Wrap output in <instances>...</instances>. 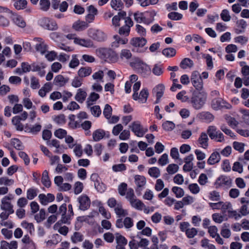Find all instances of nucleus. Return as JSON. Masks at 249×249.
Masks as SVG:
<instances>
[{
    "label": "nucleus",
    "mask_w": 249,
    "mask_h": 249,
    "mask_svg": "<svg viewBox=\"0 0 249 249\" xmlns=\"http://www.w3.org/2000/svg\"><path fill=\"white\" fill-rule=\"evenodd\" d=\"M129 64L137 73L144 77L151 74V69L150 66L139 58H134Z\"/></svg>",
    "instance_id": "f257e3e1"
},
{
    "label": "nucleus",
    "mask_w": 249,
    "mask_h": 249,
    "mask_svg": "<svg viewBox=\"0 0 249 249\" xmlns=\"http://www.w3.org/2000/svg\"><path fill=\"white\" fill-rule=\"evenodd\" d=\"M96 53L101 59L108 62L115 63L118 59L117 53L110 48H99Z\"/></svg>",
    "instance_id": "f03ea898"
},
{
    "label": "nucleus",
    "mask_w": 249,
    "mask_h": 249,
    "mask_svg": "<svg viewBox=\"0 0 249 249\" xmlns=\"http://www.w3.org/2000/svg\"><path fill=\"white\" fill-rule=\"evenodd\" d=\"M207 94L205 91H194L191 98V103L195 109H200L206 103Z\"/></svg>",
    "instance_id": "7ed1b4c3"
},
{
    "label": "nucleus",
    "mask_w": 249,
    "mask_h": 249,
    "mask_svg": "<svg viewBox=\"0 0 249 249\" xmlns=\"http://www.w3.org/2000/svg\"><path fill=\"white\" fill-rule=\"evenodd\" d=\"M39 25L43 28L50 30L55 31L58 28L56 21L49 18L44 17L38 20Z\"/></svg>",
    "instance_id": "20e7f679"
},
{
    "label": "nucleus",
    "mask_w": 249,
    "mask_h": 249,
    "mask_svg": "<svg viewBox=\"0 0 249 249\" xmlns=\"http://www.w3.org/2000/svg\"><path fill=\"white\" fill-rule=\"evenodd\" d=\"M191 81L194 87L197 90H200L203 88V81L201 76L197 71H194L191 75Z\"/></svg>",
    "instance_id": "39448f33"
},
{
    "label": "nucleus",
    "mask_w": 249,
    "mask_h": 249,
    "mask_svg": "<svg viewBox=\"0 0 249 249\" xmlns=\"http://www.w3.org/2000/svg\"><path fill=\"white\" fill-rule=\"evenodd\" d=\"M129 127L137 136L140 137H142L147 131V129L142 127L139 121L134 122Z\"/></svg>",
    "instance_id": "423d86ee"
},
{
    "label": "nucleus",
    "mask_w": 249,
    "mask_h": 249,
    "mask_svg": "<svg viewBox=\"0 0 249 249\" xmlns=\"http://www.w3.org/2000/svg\"><path fill=\"white\" fill-rule=\"evenodd\" d=\"M79 209L82 211L88 210L90 206V200L86 195H82L77 198Z\"/></svg>",
    "instance_id": "0eeeda50"
},
{
    "label": "nucleus",
    "mask_w": 249,
    "mask_h": 249,
    "mask_svg": "<svg viewBox=\"0 0 249 249\" xmlns=\"http://www.w3.org/2000/svg\"><path fill=\"white\" fill-rule=\"evenodd\" d=\"M232 183L231 179L225 176H221L216 180L214 185L216 188L221 187H230Z\"/></svg>",
    "instance_id": "6e6552de"
},
{
    "label": "nucleus",
    "mask_w": 249,
    "mask_h": 249,
    "mask_svg": "<svg viewBox=\"0 0 249 249\" xmlns=\"http://www.w3.org/2000/svg\"><path fill=\"white\" fill-rule=\"evenodd\" d=\"M89 34L91 37L98 41H103L106 38L105 34L100 30H90Z\"/></svg>",
    "instance_id": "1a4fd4ad"
},
{
    "label": "nucleus",
    "mask_w": 249,
    "mask_h": 249,
    "mask_svg": "<svg viewBox=\"0 0 249 249\" xmlns=\"http://www.w3.org/2000/svg\"><path fill=\"white\" fill-rule=\"evenodd\" d=\"M156 13L155 11H146L143 12L142 17V22L146 25L152 23L155 20V17Z\"/></svg>",
    "instance_id": "9d476101"
},
{
    "label": "nucleus",
    "mask_w": 249,
    "mask_h": 249,
    "mask_svg": "<svg viewBox=\"0 0 249 249\" xmlns=\"http://www.w3.org/2000/svg\"><path fill=\"white\" fill-rule=\"evenodd\" d=\"M11 198L9 196H5L1 199L0 208L5 211H10V213H14L13 209V206L9 201Z\"/></svg>",
    "instance_id": "9b49d317"
},
{
    "label": "nucleus",
    "mask_w": 249,
    "mask_h": 249,
    "mask_svg": "<svg viewBox=\"0 0 249 249\" xmlns=\"http://www.w3.org/2000/svg\"><path fill=\"white\" fill-rule=\"evenodd\" d=\"M40 203L43 205H47L49 203L53 202L55 198L54 196L50 193L47 195L44 194H40L38 196Z\"/></svg>",
    "instance_id": "f8f14e48"
},
{
    "label": "nucleus",
    "mask_w": 249,
    "mask_h": 249,
    "mask_svg": "<svg viewBox=\"0 0 249 249\" xmlns=\"http://www.w3.org/2000/svg\"><path fill=\"white\" fill-rule=\"evenodd\" d=\"M11 14L12 20L16 25L20 28H24L26 26V22L21 16L13 12Z\"/></svg>",
    "instance_id": "ddd939ff"
},
{
    "label": "nucleus",
    "mask_w": 249,
    "mask_h": 249,
    "mask_svg": "<svg viewBox=\"0 0 249 249\" xmlns=\"http://www.w3.org/2000/svg\"><path fill=\"white\" fill-rule=\"evenodd\" d=\"M91 180L94 182V186L96 190L100 192L104 191V185L100 183V178L98 175L96 173H93L90 176Z\"/></svg>",
    "instance_id": "4468645a"
},
{
    "label": "nucleus",
    "mask_w": 249,
    "mask_h": 249,
    "mask_svg": "<svg viewBox=\"0 0 249 249\" xmlns=\"http://www.w3.org/2000/svg\"><path fill=\"white\" fill-rule=\"evenodd\" d=\"M226 102L221 98H215L212 101L211 106L214 110H218L223 108Z\"/></svg>",
    "instance_id": "2eb2a0df"
},
{
    "label": "nucleus",
    "mask_w": 249,
    "mask_h": 249,
    "mask_svg": "<svg viewBox=\"0 0 249 249\" xmlns=\"http://www.w3.org/2000/svg\"><path fill=\"white\" fill-rule=\"evenodd\" d=\"M73 42L75 44L83 47H92V42L90 39H85L79 37L73 38Z\"/></svg>",
    "instance_id": "dca6fc26"
},
{
    "label": "nucleus",
    "mask_w": 249,
    "mask_h": 249,
    "mask_svg": "<svg viewBox=\"0 0 249 249\" xmlns=\"http://www.w3.org/2000/svg\"><path fill=\"white\" fill-rule=\"evenodd\" d=\"M87 96L86 91L82 89H79L75 95L74 99L79 103H83L85 101Z\"/></svg>",
    "instance_id": "f3484780"
},
{
    "label": "nucleus",
    "mask_w": 249,
    "mask_h": 249,
    "mask_svg": "<svg viewBox=\"0 0 249 249\" xmlns=\"http://www.w3.org/2000/svg\"><path fill=\"white\" fill-rule=\"evenodd\" d=\"M135 182L137 187V191H141L146 184V179L142 176L136 175L135 177Z\"/></svg>",
    "instance_id": "a211bd4d"
},
{
    "label": "nucleus",
    "mask_w": 249,
    "mask_h": 249,
    "mask_svg": "<svg viewBox=\"0 0 249 249\" xmlns=\"http://www.w3.org/2000/svg\"><path fill=\"white\" fill-rule=\"evenodd\" d=\"M126 16V13L124 11H120L117 15L114 16L112 19V22L113 25L119 26V21L123 19Z\"/></svg>",
    "instance_id": "6ab92c4d"
},
{
    "label": "nucleus",
    "mask_w": 249,
    "mask_h": 249,
    "mask_svg": "<svg viewBox=\"0 0 249 249\" xmlns=\"http://www.w3.org/2000/svg\"><path fill=\"white\" fill-rule=\"evenodd\" d=\"M221 159L220 154L218 152L212 153L207 160V163L209 165H213L219 162Z\"/></svg>",
    "instance_id": "aec40b11"
},
{
    "label": "nucleus",
    "mask_w": 249,
    "mask_h": 249,
    "mask_svg": "<svg viewBox=\"0 0 249 249\" xmlns=\"http://www.w3.org/2000/svg\"><path fill=\"white\" fill-rule=\"evenodd\" d=\"M208 140L207 134L205 132H202L197 141L200 147L206 149L208 146Z\"/></svg>",
    "instance_id": "412c9836"
},
{
    "label": "nucleus",
    "mask_w": 249,
    "mask_h": 249,
    "mask_svg": "<svg viewBox=\"0 0 249 249\" xmlns=\"http://www.w3.org/2000/svg\"><path fill=\"white\" fill-rule=\"evenodd\" d=\"M221 210L223 214L226 213V212L228 211L229 213H232L234 216L237 214V212L235 211L231 210L232 205L231 203L229 202H226L225 203L222 202V204H221Z\"/></svg>",
    "instance_id": "4be33fe9"
},
{
    "label": "nucleus",
    "mask_w": 249,
    "mask_h": 249,
    "mask_svg": "<svg viewBox=\"0 0 249 249\" xmlns=\"http://www.w3.org/2000/svg\"><path fill=\"white\" fill-rule=\"evenodd\" d=\"M14 2V7L17 10H20L26 8L28 2L26 0H11Z\"/></svg>",
    "instance_id": "5701e85b"
},
{
    "label": "nucleus",
    "mask_w": 249,
    "mask_h": 249,
    "mask_svg": "<svg viewBox=\"0 0 249 249\" xmlns=\"http://www.w3.org/2000/svg\"><path fill=\"white\" fill-rule=\"evenodd\" d=\"M88 27V23L84 21L77 20L73 23L72 28L77 31H81Z\"/></svg>",
    "instance_id": "b1692460"
},
{
    "label": "nucleus",
    "mask_w": 249,
    "mask_h": 249,
    "mask_svg": "<svg viewBox=\"0 0 249 249\" xmlns=\"http://www.w3.org/2000/svg\"><path fill=\"white\" fill-rule=\"evenodd\" d=\"M99 98L100 96L98 93L94 92H91L87 98L86 101L87 107L93 105Z\"/></svg>",
    "instance_id": "393cba45"
},
{
    "label": "nucleus",
    "mask_w": 249,
    "mask_h": 249,
    "mask_svg": "<svg viewBox=\"0 0 249 249\" xmlns=\"http://www.w3.org/2000/svg\"><path fill=\"white\" fill-rule=\"evenodd\" d=\"M199 118L207 123H210L213 120L214 116L209 112L204 111L199 113Z\"/></svg>",
    "instance_id": "a878e982"
},
{
    "label": "nucleus",
    "mask_w": 249,
    "mask_h": 249,
    "mask_svg": "<svg viewBox=\"0 0 249 249\" xmlns=\"http://www.w3.org/2000/svg\"><path fill=\"white\" fill-rule=\"evenodd\" d=\"M105 135V132L104 130L98 129L94 131L92 133V138L95 142H98L102 139Z\"/></svg>",
    "instance_id": "bb28decb"
},
{
    "label": "nucleus",
    "mask_w": 249,
    "mask_h": 249,
    "mask_svg": "<svg viewBox=\"0 0 249 249\" xmlns=\"http://www.w3.org/2000/svg\"><path fill=\"white\" fill-rule=\"evenodd\" d=\"M146 42V39L143 37H137L131 40V44L133 47H143Z\"/></svg>",
    "instance_id": "cd10ccee"
},
{
    "label": "nucleus",
    "mask_w": 249,
    "mask_h": 249,
    "mask_svg": "<svg viewBox=\"0 0 249 249\" xmlns=\"http://www.w3.org/2000/svg\"><path fill=\"white\" fill-rule=\"evenodd\" d=\"M151 71L156 76H160L163 73V67L161 64H155L153 65Z\"/></svg>",
    "instance_id": "c85d7f7f"
},
{
    "label": "nucleus",
    "mask_w": 249,
    "mask_h": 249,
    "mask_svg": "<svg viewBox=\"0 0 249 249\" xmlns=\"http://www.w3.org/2000/svg\"><path fill=\"white\" fill-rule=\"evenodd\" d=\"M68 81V79L65 78L61 75H57L53 80V84L55 85L62 87L64 86Z\"/></svg>",
    "instance_id": "c756f323"
},
{
    "label": "nucleus",
    "mask_w": 249,
    "mask_h": 249,
    "mask_svg": "<svg viewBox=\"0 0 249 249\" xmlns=\"http://www.w3.org/2000/svg\"><path fill=\"white\" fill-rule=\"evenodd\" d=\"M194 65L193 61L188 58H185L180 63L179 66L183 69L191 68Z\"/></svg>",
    "instance_id": "7c9ffc66"
},
{
    "label": "nucleus",
    "mask_w": 249,
    "mask_h": 249,
    "mask_svg": "<svg viewBox=\"0 0 249 249\" xmlns=\"http://www.w3.org/2000/svg\"><path fill=\"white\" fill-rule=\"evenodd\" d=\"M91 72L92 69L90 67H82L79 70L78 74L82 78L89 75Z\"/></svg>",
    "instance_id": "2f4dec72"
},
{
    "label": "nucleus",
    "mask_w": 249,
    "mask_h": 249,
    "mask_svg": "<svg viewBox=\"0 0 249 249\" xmlns=\"http://www.w3.org/2000/svg\"><path fill=\"white\" fill-rule=\"evenodd\" d=\"M114 211L118 217L125 216L128 215V212L126 210H124L121 204L118 203L116 207L114 208Z\"/></svg>",
    "instance_id": "473e14b6"
},
{
    "label": "nucleus",
    "mask_w": 249,
    "mask_h": 249,
    "mask_svg": "<svg viewBox=\"0 0 249 249\" xmlns=\"http://www.w3.org/2000/svg\"><path fill=\"white\" fill-rule=\"evenodd\" d=\"M129 202L132 207L138 210H142L143 207H145V205L141 200L136 199V197L130 201Z\"/></svg>",
    "instance_id": "72a5a7b5"
},
{
    "label": "nucleus",
    "mask_w": 249,
    "mask_h": 249,
    "mask_svg": "<svg viewBox=\"0 0 249 249\" xmlns=\"http://www.w3.org/2000/svg\"><path fill=\"white\" fill-rule=\"evenodd\" d=\"M87 107L90 110L91 114L93 116L98 117L101 115L102 111L99 106H90L89 107Z\"/></svg>",
    "instance_id": "f704fd0d"
},
{
    "label": "nucleus",
    "mask_w": 249,
    "mask_h": 249,
    "mask_svg": "<svg viewBox=\"0 0 249 249\" xmlns=\"http://www.w3.org/2000/svg\"><path fill=\"white\" fill-rule=\"evenodd\" d=\"M42 184L47 188H49L51 185V181L49 178L48 172L44 170L42 173L41 178Z\"/></svg>",
    "instance_id": "c9c22d12"
},
{
    "label": "nucleus",
    "mask_w": 249,
    "mask_h": 249,
    "mask_svg": "<svg viewBox=\"0 0 249 249\" xmlns=\"http://www.w3.org/2000/svg\"><path fill=\"white\" fill-rule=\"evenodd\" d=\"M33 47H47L48 45L45 43L44 40L40 37H35L32 41Z\"/></svg>",
    "instance_id": "e433bc0d"
},
{
    "label": "nucleus",
    "mask_w": 249,
    "mask_h": 249,
    "mask_svg": "<svg viewBox=\"0 0 249 249\" xmlns=\"http://www.w3.org/2000/svg\"><path fill=\"white\" fill-rule=\"evenodd\" d=\"M114 40L112 42L111 47H118L125 44L127 41V39L121 38L118 36H114Z\"/></svg>",
    "instance_id": "4c0bfd02"
},
{
    "label": "nucleus",
    "mask_w": 249,
    "mask_h": 249,
    "mask_svg": "<svg viewBox=\"0 0 249 249\" xmlns=\"http://www.w3.org/2000/svg\"><path fill=\"white\" fill-rule=\"evenodd\" d=\"M149 93L147 89H142L138 96V100L142 103H145L147 101Z\"/></svg>",
    "instance_id": "58836bf2"
},
{
    "label": "nucleus",
    "mask_w": 249,
    "mask_h": 249,
    "mask_svg": "<svg viewBox=\"0 0 249 249\" xmlns=\"http://www.w3.org/2000/svg\"><path fill=\"white\" fill-rule=\"evenodd\" d=\"M50 37L56 42H61L64 38V36L58 32H52L50 34Z\"/></svg>",
    "instance_id": "ea45409f"
},
{
    "label": "nucleus",
    "mask_w": 249,
    "mask_h": 249,
    "mask_svg": "<svg viewBox=\"0 0 249 249\" xmlns=\"http://www.w3.org/2000/svg\"><path fill=\"white\" fill-rule=\"evenodd\" d=\"M20 121L18 116L13 117L12 120V124L15 126L16 129L18 131H22L23 129V125L20 123Z\"/></svg>",
    "instance_id": "a19ab883"
},
{
    "label": "nucleus",
    "mask_w": 249,
    "mask_h": 249,
    "mask_svg": "<svg viewBox=\"0 0 249 249\" xmlns=\"http://www.w3.org/2000/svg\"><path fill=\"white\" fill-rule=\"evenodd\" d=\"M71 240L73 243H76L77 242H81L84 239L83 235L79 232H74L73 235L71 236Z\"/></svg>",
    "instance_id": "79ce46f5"
},
{
    "label": "nucleus",
    "mask_w": 249,
    "mask_h": 249,
    "mask_svg": "<svg viewBox=\"0 0 249 249\" xmlns=\"http://www.w3.org/2000/svg\"><path fill=\"white\" fill-rule=\"evenodd\" d=\"M110 5L114 10L119 11L123 7L124 4L121 0H111Z\"/></svg>",
    "instance_id": "37998d69"
},
{
    "label": "nucleus",
    "mask_w": 249,
    "mask_h": 249,
    "mask_svg": "<svg viewBox=\"0 0 249 249\" xmlns=\"http://www.w3.org/2000/svg\"><path fill=\"white\" fill-rule=\"evenodd\" d=\"M164 86L163 84H159L154 88V91L156 93V97L161 98L164 93Z\"/></svg>",
    "instance_id": "c03bdc74"
},
{
    "label": "nucleus",
    "mask_w": 249,
    "mask_h": 249,
    "mask_svg": "<svg viewBox=\"0 0 249 249\" xmlns=\"http://www.w3.org/2000/svg\"><path fill=\"white\" fill-rule=\"evenodd\" d=\"M219 130L213 125L210 126L207 129V133L212 140H213Z\"/></svg>",
    "instance_id": "a18cd8bd"
},
{
    "label": "nucleus",
    "mask_w": 249,
    "mask_h": 249,
    "mask_svg": "<svg viewBox=\"0 0 249 249\" xmlns=\"http://www.w3.org/2000/svg\"><path fill=\"white\" fill-rule=\"evenodd\" d=\"M38 190L36 188H30L27 191V198L29 200L33 199L37 195Z\"/></svg>",
    "instance_id": "49530a36"
},
{
    "label": "nucleus",
    "mask_w": 249,
    "mask_h": 249,
    "mask_svg": "<svg viewBox=\"0 0 249 249\" xmlns=\"http://www.w3.org/2000/svg\"><path fill=\"white\" fill-rule=\"evenodd\" d=\"M149 175L154 178H158L160 177V169L156 167H153L148 170Z\"/></svg>",
    "instance_id": "de8ad7c7"
},
{
    "label": "nucleus",
    "mask_w": 249,
    "mask_h": 249,
    "mask_svg": "<svg viewBox=\"0 0 249 249\" xmlns=\"http://www.w3.org/2000/svg\"><path fill=\"white\" fill-rule=\"evenodd\" d=\"M162 53L166 57H173L175 55L176 51L174 48H165L163 50Z\"/></svg>",
    "instance_id": "09e8293b"
},
{
    "label": "nucleus",
    "mask_w": 249,
    "mask_h": 249,
    "mask_svg": "<svg viewBox=\"0 0 249 249\" xmlns=\"http://www.w3.org/2000/svg\"><path fill=\"white\" fill-rule=\"evenodd\" d=\"M168 18L173 20H179L182 18L183 15L176 12H172L169 13L168 15Z\"/></svg>",
    "instance_id": "8fccbe9b"
},
{
    "label": "nucleus",
    "mask_w": 249,
    "mask_h": 249,
    "mask_svg": "<svg viewBox=\"0 0 249 249\" xmlns=\"http://www.w3.org/2000/svg\"><path fill=\"white\" fill-rule=\"evenodd\" d=\"M11 144L13 146L18 150H21L24 149V146L22 142L18 139H13L11 140Z\"/></svg>",
    "instance_id": "3c124183"
},
{
    "label": "nucleus",
    "mask_w": 249,
    "mask_h": 249,
    "mask_svg": "<svg viewBox=\"0 0 249 249\" xmlns=\"http://www.w3.org/2000/svg\"><path fill=\"white\" fill-rule=\"evenodd\" d=\"M22 228L27 230V231L31 234L35 231L34 225L32 223H28L25 221L21 223Z\"/></svg>",
    "instance_id": "603ef678"
},
{
    "label": "nucleus",
    "mask_w": 249,
    "mask_h": 249,
    "mask_svg": "<svg viewBox=\"0 0 249 249\" xmlns=\"http://www.w3.org/2000/svg\"><path fill=\"white\" fill-rule=\"evenodd\" d=\"M45 211L44 209H41L38 213L35 215V219L37 223L41 222L45 219Z\"/></svg>",
    "instance_id": "864d4df0"
},
{
    "label": "nucleus",
    "mask_w": 249,
    "mask_h": 249,
    "mask_svg": "<svg viewBox=\"0 0 249 249\" xmlns=\"http://www.w3.org/2000/svg\"><path fill=\"white\" fill-rule=\"evenodd\" d=\"M172 191L175 194L176 196L178 198L184 196V191L180 187L174 186L172 188Z\"/></svg>",
    "instance_id": "5fc2aeb1"
},
{
    "label": "nucleus",
    "mask_w": 249,
    "mask_h": 249,
    "mask_svg": "<svg viewBox=\"0 0 249 249\" xmlns=\"http://www.w3.org/2000/svg\"><path fill=\"white\" fill-rule=\"evenodd\" d=\"M132 56V53L130 51L127 49H123L120 53V57L121 59H129Z\"/></svg>",
    "instance_id": "6e6d98bb"
},
{
    "label": "nucleus",
    "mask_w": 249,
    "mask_h": 249,
    "mask_svg": "<svg viewBox=\"0 0 249 249\" xmlns=\"http://www.w3.org/2000/svg\"><path fill=\"white\" fill-rule=\"evenodd\" d=\"M178 169L179 167L177 164H170L167 166L166 171L168 174L172 175L177 172Z\"/></svg>",
    "instance_id": "4d7b16f0"
},
{
    "label": "nucleus",
    "mask_w": 249,
    "mask_h": 249,
    "mask_svg": "<svg viewBox=\"0 0 249 249\" xmlns=\"http://www.w3.org/2000/svg\"><path fill=\"white\" fill-rule=\"evenodd\" d=\"M112 111V109L111 106L108 104H106L103 110V114L106 119H109L110 118Z\"/></svg>",
    "instance_id": "13d9d810"
},
{
    "label": "nucleus",
    "mask_w": 249,
    "mask_h": 249,
    "mask_svg": "<svg viewBox=\"0 0 249 249\" xmlns=\"http://www.w3.org/2000/svg\"><path fill=\"white\" fill-rule=\"evenodd\" d=\"M83 184L80 182L77 181L75 183L74 185V193L75 195H78L81 193L83 189Z\"/></svg>",
    "instance_id": "bf43d9fd"
},
{
    "label": "nucleus",
    "mask_w": 249,
    "mask_h": 249,
    "mask_svg": "<svg viewBox=\"0 0 249 249\" xmlns=\"http://www.w3.org/2000/svg\"><path fill=\"white\" fill-rule=\"evenodd\" d=\"M14 180L12 179H9L7 177H3L0 178V185H4L10 186L13 184Z\"/></svg>",
    "instance_id": "052dcab7"
},
{
    "label": "nucleus",
    "mask_w": 249,
    "mask_h": 249,
    "mask_svg": "<svg viewBox=\"0 0 249 249\" xmlns=\"http://www.w3.org/2000/svg\"><path fill=\"white\" fill-rule=\"evenodd\" d=\"M140 87H141V82H137L133 85V90L134 93L133 94L132 97H133V99L134 100H138V94L137 91L140 89Z\"/></svg>",
    "instance_id": "680f3d73"
},
{
    "label": "nucleus",
    "mask_w": 249,
    "mask_h": 249,
    "mask_svg": "<svg viewBox=\"0 0 249 249\" xmlns=\"http://www.w3.org/2000/svg\"><path fill=\"white\" fill-rule=\"evenodd\" d=\"M220 16L222 19L225 22H228L231 19L229 11L227 9H224L222 11Z\"/></svg>",
    "instance_id": "e2e57ef3"
},
{
    "label": "nucleus",
    "mask_w": 249,
    "mask_h": 249,
    "mask_svg": "<svg viewBox=\"0 0 249 249\" xmlns=\"http://www.w3.org/2000/svg\"><path fill=\"white\" fill-rule=\"evenodd\" d=\"M198 232V231L197 229L195 228L192 227L190 228L189 230L187 231V232L185 233V234L186 236L188 238H194Z\"/></svg>",
    "instance_id": "0e129e2a"
},
{
    "label": "nucleus",
    "mask_w": 249,
    "mask_h": 249,
    "mask_svg": "<svg viewBox=\"0 0 249 249\" xmlns=\"http://www.w3.org/2000/svg\"><path fill=\"white\" fill-rule=\"evenodd\" d=\"M54 135L56 137L62 139L66 136L67 131L63 129L59 128L54 132Z\"/></svg>",
    "instance_id": "69168bd1"
},
{
    "label": "nucleus",
    "mask_w": 249,
    "mask_h": 249,
    "mask_svg": "<svg viewBox=\"0 0 249 249\" xmlns=\"http://www.w3.org/2000/svg\"><path fill=\"white\" fill-rule=\"evenodd\" d=\"M175 126V124L171 121H167L162 124V127L166 131H171Z\"/></svg>",
    "instance_id": "338daca9"
},
{
    "label": "nucleus",
    "mask_w": 249,
    "mask_h": 249,
    "mask_svg": "<svg viewBox=\"0 0 249 249\" xmlns=\"http://www.w3.org/2000/svg\"><path fill=\"white\" fill-rule=\"evenodd\" d=\"M39 4L40 9L42 11H47L49 9L50 2L49 0H40Z\"/></svg>",
    "instance_id": "774afa93"
}]
</instances>
